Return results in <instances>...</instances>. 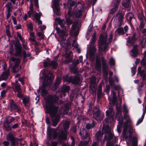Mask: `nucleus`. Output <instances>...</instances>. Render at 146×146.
Here are the masks:
<instances>
[{"label": "nucleus", "mask_w": 146, "mask_h": 146, "mask_svg": "<svg viewBox=\"0 0 146 146\" xmlns=\"http://www.w3.org/2000/svg\"><path fill=\"white\" fill-rule=\"evenodd\" d=\"M55 101V99H53L52 97L50 99L46 101V113L50 114L52 118V120L58 122L60 119V117L58 115H56V114L58 111L59 108L54 104V102Z\"/></svg>", "instance_id": "obj_1"}, {"label": "nucleus", "mask_w": 146, "mask_h": 146, "mask_svg": "<svg viewBox=\"0 0 146 146\" xmlns=\"http://www.w3.org/2000/svg\"><path fill=\"white\" fill-rule=\"evenodd\" d=\"M15 52V57L18 58L17 59L16 61L15 64L19 65L20 63V59L19 58L22 56L21 54L22 51V47L21 43L19 40L17 39L14 44Z\"/></svg>", "instance_id": "obj_2"}, {"label": "nucleus", "mask_w": 146, "mask_h": 146, "mask_svg": "<svg viewBox=\"0 0 146 146\" xmlns=\"http://www.w3.org/2000/svg\"><path fill=\"white\" fill-rule=\"evenodd\" d=\"M52 73L49 71L48 73H43L44 79L42 83L41 89H46L47 86L50 84L52 81Z\"/></svg>", "instance_id": "obj_3"}, {"label": "nucleus", "mask_w": 146, "mask_h": 146, "mask_svg": "<svg viewBox=\"0 0 146 146\" xmlns=\"http://www.w3.org/2000/svg\"><path fill=\"white\" fill-rule=\"evenodd\" d=\"M106 113L107 117L104 120V122L106 123H108L109 122L112 123L114 120V112L111 106L109 107L108 110H107Z\"/></svg>", "instance_id": "obj_4"}, {"label": "nucleus", "mask_w": 146, "mask_h": 146, "mask_svg": "<svg viewBox=\"0 0 146 146\" xmlns=\"http://www.w3.org/2000/svg\"><path fill=\"white\" fill-rule=\"evenodd\" d=\"M6 139L7 141H5L3 143L5 146H8L9 145V141H11V146H15L16 145L17 139L15 138L12 133H9L6 136Z\"/></svg>", "instance_id": "obj_5"}, {"label": "nucleus", "mask_w": 146, "mask_h": 146, "mask_svg": "<svg viewBox=\"0 0 146 146\" xmlns=\"http://www.w3.org/2000/svg\"><path fill=\"white\" fill-rule=\"evenodd\" d=\"M101 61L102 64L103 75L105 78L107 79L108 74V66L106 61L103 56L101 57Z\"/></svg>", "instance_id": "obj_6"}, {"label": "nucleus", "mask_w": 146, "mask_h": 146, "mask_svg": "<svg viewBox=\"0 0 146 146\" xmlns=\"http://www.w3.org/2000/svg\"><path fill=\"white\" fill-rule=\"evenodd\" d=\"M93 118L97 121H101L103 119V117L100 113V110L98 107H95L92 112Z\"/></svg>", "instance_id": "obj_7"}, {"label": "nucleus", "mask_w": 146, "mask_h": 146, "mask_svg": "<svg viewBox=\"0 0 146 146\" xmlns=\"http://www.w3.org/2000/svg\"><path fill=\"white\" fill-rule=\"evenodd\" d=\"M116 113L115 118L118 121L119 124L122 123L123 121V118L122 115V111L121 107L116 106Z\"/></svg>", "instance_id": "obj_8"}, {"label": "nucleus", "mask_w": 146, "mask_h": 146, "mask_svg": "<svg viewBox=\"0 0 146 146\" xmlns=\"http://www.w3.org/2000/svg\"><path fill=\"white\" fill-rule=\"evenodd\" d=\"M15 120V118L9 116L6 117L4 121L3 125L5 129L7 128L10 129L11 123L14 121Z\"/></svg>", "instance_id": "obj_9"}, {"label": "nucleus", "mask_w": 146, "mask_h": 146, "mask_svg": "<svg viewBox=\"0 0 146 146\" xmlns=\"http://www.w3.org/2000/svg\"><path fill=\"white\" fill-rule=\"evenodd\" d=\"M21 85L20 84H15L14 91L17 92V96L21 99L23 97L24 94L22 93V90L21 88Z\"/></svg>", "instance_id": "obj_10"}, {"label": "nucleus", "mask_w": 146, "mask_h": 146, "mask_svg": "<svg viewBox=\"0 0 146 146\" xmlns=\"http://www.w3.org/2000/svg\"><path fill=\"white\" fill-rule=\"evenodd\" d=\"M107 38V35L105 36H104L102 34H100L99 38L98 44H100V45L108 44Z\"/></svg>", "instance_id": "obj_11"}, {"label": "nucleus", "mask_w": 146, "mask_h": 146, "mask_svg": "<svg viewBox=\"0 0 146 146\" xmlns=\"http://www.w3.org/2000/svg\"><path fill=\"white\" fill-rule=\"evenodd\" d=\"M47 135L48 138L51 139L52 138L53 139H55L56 138L57 136V133L56 131H53L52 129L50 128L47 129Z\"/></svg>", "instance_id": "obj_12"}, {"label": "nucleus", "mask_w": 146, "mask_h": 146, "mask_svg": "<svg viewBox=\"0 0 146 146\" xmlns=\"http://www.w3.org/2000/svg\"><path fill=\"white\" fill-rule=\"evenodd\" d=\"M80 76L79 75L70 76L71 82L73 84L78 85L80 81Z\"/></svg>", "instance_id": "obj_13"}, {"label": "nucleus", "mask_w": 146, "mask_h": 146, "mask_svg": "<svg viewBox=\"0 0 146 146\" xmlns=\"http://www.w3.org/2000/svg\"><path fill=\"white\" fill-rule=\"evenodd\" d=\"M10 106L11 109L12 110L19 113L21 112V110L20 107L15 103L12 99L11 100Z\"/></svg>", "instance_id": "obj_14"}, {"label": "nucleus", "mask_w": 146, "mask_h": 146, "mask_svg": "<svg viewBox=\"0 0 146 146\" xmlns=\"http://www.w3.org/2000/svg\"><path fill=\"white\" fill-rule=\"evenodd\" d=\"M119 5L118 2L116 1H113L111 5L113 7L111 9L110 11V14L113 15L115 13L118 9Z\"/></svg>", "instance_id": "obj_15"}, {"label": "nucleus", "mask_w": 146, "mask_h": 146, "mask_svg": "<svg viewBox=\"0 0 146 146\" xmlns=\"http://www.w3.org/2000/svg\"><path fill=\"white\" fill-rule=\"evenodd\" d=\"M136 36V34L135 33H134L133 34L132 37H128L127 41V42L131 46H133L137 40Z\"/></svg>", "instance_id": "obj_16"}, {"label": "nucleus", "mask_w": 146, "mask_h": 146, "mask_svg": "<svg viewBox=\"0 0 146 146\" xmlns=\"http://www.w3.org/2000/svg\"><path fill=\"white\" fill-rule=\"evenodd\" d=\"M60 0H54V8L56 14L57 15H59L60 14L59 11L60 7L59 6V1Z\"/></svg>", "instance_id": "obj_17"}, {"label": "nucleus", "mask_w": 146, "mask_h": 146, "mask_svg": "<svg viewBox=\"0 0 146 146\" xmlns=\"http://www.w3.org/2000/svg\"><path fill=\"white\" fill-rule=\"evenodd\" d=\"M107 128L105 130V132L106 133L104 135V138L108 141H111L113 138L114 135L110 131H107Z\"/></svg>", "instance_id": "obj_18"}, {"label": "nucleus", "mask_w": 146, "mask_h": 146, "mask_svg": "<svg viewBox=\"0 0 146 146\" xmlns=\"http://www.w3.org/2000/svg\"><path fill=\"white\" fill-rule=\"evenodd\" d=\"M79 63L78 59H77L75 61L72 62L73 65L70 67V70L72 71H73L75 74H76L77 71V69L76 66Z\"/></svg>", "instance_id": "obj_19"}, {"label": "nucleus", "mask_w": 146, "mask_h": 146, "mask_svg": "<svg viewBox=\"0 0 146 146\" xmlns=\"http://www.w3.org/2000/svg\"><path fill=\"white\" fill-rule=\"evenodd\" d=\"M95 67L96 69H100L101 68V61L99 56H96V59Z\"/></svg>", "instance_id": "obj_20"}, {"label": "nucleus", "mask_w": 146, "mask_h": 146, "mask_svg": "<svg viewBox=\"0 0 146 146\" xmlns=\"http://www.w3.org/2000/svg\"><path fill=\"white\" fill-rule=\"evenodd\" d=\"M61 79L60 77H58L56 78L54 85L53 87V88H54V90H56L58 89L59 85L61 83Z\"/></svg>", "instance_id": "obj_21"}, {"label": "nucleus", "mask_w": 146, "mask_h": 146, "mask_svg": "<svg viewBox=\"0 0 146 146\" xmlns=\"http://www.w3.org/2000/svg\"><path fill=\"white\" fill-rule=\"evenodd\" d=\"M79 135L82 137L83 139H86L89 136V134L87 131L86 130L83 129L82 131V133L81 130H80L79 133Z\"/></svg>", "instance_id": "obj_22"}, {"label": "nucleus", "mask_w": 146, "mask_h": 146, "mask_svg": "<svg viewBox=\"0 0 146 146\" xmlns=\"http://www.w3.org/2000/svg\"><path fill=\"white\" fill-rule=\"evenodd\" d=\"M132 53L131 55L134 57H137L138 54V50L137 48V45L133 46V49L131 51Z\"/></svg>", "instance_id": "obj_23"}, {"label": "nucleus", "mask_w": 146, "mask_h": 146, "mask_svg": "<svg viewBox=\"0 0 146 146\" xmlns=\"http://www.w3.org/2000/svg\"><path fill=\"white\" fill-rule=\"evenodd\" d=\"M56 31L57 33H58L60 36L63 38L65 35V32L63 30H61L60 28L56 27Z\"/></svg>", "instance_id": "obj_24"}, {"label": "nucleus", "mask_w": 146, "mask_h": 146, "mask_svg": "<svg viewBox=\"0 0 146 146\" xmlns=\"http://www.w3.org/2000/svg\"><path fill=\"white\" fill-rule=\"evenodd\" d=\"M103 135V133H102L101 131H97L96 133L95 136L97 140L98 141H102V137Z\"/></svg>", "instance_id": "obj_25"}, {"label": "nucleus", "mask_w": 146, "mask_h": 146, "mask_svg": "<svg viewBox=\"0 0 146 146\" xmlns=\"http://www.w3.org/2000/svg\"><path fill=\"white\" fill-rule=\"evenodd\" d=\"M122 4L123 6L127 8L131 7L130 0H123Z\"/></svg>", "instance_id": "obj_26"}, {"label": "nucleus", "mask_w": 146, "mask_h": 146, "mask_svg": "<svg viewBox=\"0 0 146 146\" xmlns=\"http://www.w3.org/2000/svg\"><path fill=\"white\" fill-rule=\"evenodd\" d=\"M70 87L68 85H64L61 88V91L63 93L68 92L70 90Z\"/></svg>", "instance_id": "obj_27"}, {"label": "nucleus", "mask_w": 146, "mask_h": 146, "mask_svg": "<svg viewBox=\"0 0 146 146\" xmlns=\"http://www.w3.org/2000/svg\"><path fill=\"white\" fill-rule=\"evenodd\" d=\"M124 16V14L121 12H119L117 13L114 16V17H118V21H123Z\"/></svg>", "instance_id": "obj_28"}, {"label": "nucleus", "mask_w": 146, "mask_h": 146, "mask_svg": "<svg viewBox=\"0 0 146 146\" xmlns=\"http://www.w3.org/2000/svg\"><path fill=\"white\" fill-rule=\"evenodd\" d=\"M71 106L70 103H66L64 106V111L65 113L67 115L69 111L70 108Z\"/></svg>", "instance_id": "obj_29"}, {"label": "nucleus", "mask_w": 146, "mask_h": 146, "mask_svg": "<svg viewBox=\"0 0 146 146\" xmlns=\"http://www.w3.org/2000/svg\"><path fill=\"white\" fill-rule=\"evenodd\" d=\"M67 131L62 130L60 132V137L63 140H66L67 138Z\"/></svg>", "instance_id": "obj_30"}, {"label": "nucleus", "mask_w": 146, "mask_h": 146, "mask_svg": "<svg viewBox=\"0 0 146 146\" xmlns=\"http://www.w3.org/2000/svg\"><path fill=\"white\" fill-rule=\"evenodd\" d=\"M70 123V121H69L67 120L65 122L63 125L64 130L67 131L69 129Z\"/></svg>", "instance_id": "obj_31"}, {"label": "nucleus", "mask_w": 146, "mask_h": 146, "mask_svg": "<svg viewBox=\"0 0 146 146\" xmlns=\"http://www.w3.org/2000/svg\"><path fill=\"white\" fill-rule=\"evenodd\" d=\"M9 75V73L8 72H4L1 75L0 78H1V80H6L7 78Z\"/></svg>", "instance_id": "obj_32"}, {"label": "nucleus", "mask_w": 146, "mask_h": 146, "mask_svg": "<svg viewBox=\"0 0 146 146\" xmlns=\"http://www.w3.org/2000/svg\"><path fill=\"white\" fill-rule=\"evenodd\" d=\"M58 64L57 62L54 60L51 61L50 62V66H51L52 69H56L57 68Z\"/></svg>", "instance_id": "obj_33"}, {"label": "nucleus", "mask_w": 146, "mask_h": 146, "mask_svg": "<svg viewBox=\"0 0 146 146\" xmlns=\"http://www.w3.org/2000/svg\"><path fill=\"white\" fill-rule=\"evenodd\" d=\"M82 10L81 9L76 10L74 12V14L76 18H78L80 17L82 14Z\"/></svg>", "instance_id": "obj_34"}, {"label": "nucleus", "mask_w": 146, "mask_h": 146, "mask_svg": "<svg viewBox=\"0 0 146 146\" xmlns=\"http://www.w3.org/2000/svg\"><path fill=\"white\" fill-rule=\"evenodd\" d=\"M95 125V121L93 120L91 123H88L86 124V127L87 129H90L91 128H94Z\"/></svg>", "instance_id": "obj_35"}, {"label": "nucleus", "mask_w": 146, "mask_h": 146, "mask_svg": "<svg viewBox=\"0 0 146 146\" xmlns=\"http://www.w3.org/2000/svg\"><path fill=\"white\" fill-rule=\"evenodd\" d=\"M116 31L117 32L118 35H124L125 34L123 29L122 27H118L116 30Z\"/></svg>", "instance_id": "obj_36"}, {"label": "nucleus", "mask_w": 146, "mask_h": 146, "mask_svg": "<svg viewBox=\"0 0 146 146\" xmlns=\"http://www.w3.org/2000/svg\"><path fill=\"white\" fill-rule=\"evenodd\" d=\"M19 125L17 123H15L13 125L12 124H11L10 125V127H11V129L10 128L9 129L8 128H7L5 129L7 131H11L12 130V129H15L18 128L19 127Z\"/></svg>", "instance_id": "obj_37"}, {"label": "nucleus", "mask_w": 146, "mask_h": 146, "mask_svg": "<svg viewBox=\"0 0 146 146\" xmlns=\"http://www.w3.org/2000/svg\"><path fill=\"white\" fill-rule=\"evenodd\" d=\"M102 86H100V85H99L97 92V96L98 98H101V94L102 92Z\"/></svg>", "instance_id": "obj_38"}, {"label": "nucleus", "mask_w": 146, "mask_h": 146, "mask_svg": "<svg viewBox=\"0 0 146 146\" xmlns=\"http://www.w3.org/2000/svg\"><path fill=\"white\" fill-rule=\"evenodd\" d=\"M140 75L142 77L143 81H146V73H145L144 70H142L140 71Z\"/></svg>", "instance_id": "obj_39"}, {"label": "nucleus", "mask_w": 146, "mask_h": 146, "mask_svg": "<svg viewBox=\"0 0 146 146\" xmlns=\"http://www.w3.org/2000/svg\"><path fill=\"white\" fill-rule=\"evenodd\" d=\"M30 101V98L29 97L26 96L23 99V103L25 106L29 103Z\"/></svg>", "instance_id": "obj_40"}, {"label": "nucleus", "mask_w": 146, "mask_h": 146, "mask_svg": "<svg viewBox=\"0 0 146 146\" xmlns=\"http://www.w3.org/2000/svg\"><path fill=\"white\" fill-rule=\"evenodd\" d=\"M19 65L17 64H15L14 65L13 70V72L15 73H16L17 72L19 71Z\"/></svg>", "instance_id": "obj_41"}, {"label": "nucleus", "mask_w": 146, "mask_h": 146, "mask_svg": "<svg viewBox=\"0 0 146 146\" xmlns=\"http://www.w3.org/2000/svg\"><path fill=\"white\" fill-rule=\"evenodd\" d=\"M11 4H12L11 3H8L7 4L5 5V6L7 7V12L11 13V12L12 10L11 5Z\"/></svg>", "instance_id": "obj_42"}, {"label": "nucleus", "mask_w": 146, "mask_h": 146, "mask_svg": "<svg viewBox=\"0 0 146 146\" xmlns=\"http://www.w3.org/2000/svg\"><path fill=\"white\" fill-rule=\"evenodd\" d=\"M109 82L110 86L111 87L113 86H114V80L111 77H109Z\"/></svg>", "instance_id": "obj_43"}, {"label": "nucleus", "mask_w": 146, "mask_h": 146, "mask_svg": "<svg viewBox=\"0 0 146 146\" xmlns=\"http://www.w3.org/2000/svg\"><path fill=\"white\" fill-rule=\"evenodd\" d=\"M41 95L44 97H45L48 94V92L46 89H41Z\"/></svg>", "instance_id": "obj_44"}, {"label": "nucleus", "mask_w": 146, "mask_h": 146, "mask_svg": "<svg viewBox=\"0 0 146 146\" xmlns=\"http://www.w3.org/2000/svg\"><path fill=\"white\" fill-rule=\"evenodd\" d=\"M109 64L111 66H113L115 65V61L114 59L112 58H110L109 61Z\"/></svg>", "instance_id": "obj_45"}, {"label": "nucleus", "mask_w": 146, "mask_h": 146, "mask_svg": "<svg viewBox=\"0 0 146 146\" xmlns=\"http://www.w3.org/2000/svg\"><path fill=\"white\" fill-rule=\"evenodd\" d=\"M138 19L140 21H144L143 20V18H145L144 17L143 13H141L139 14L138 15Z\"/></svg>", "instance_id": "obj_46"}, {"label": "nucleus", "mask_w": 146, "mask_h": 146, "mask_svg": "<svg viewBox=\"0 0 146 146\" xmlns=\"http://www.w3.org/2000/svg\"><path fill=\"white\" fill-rule=\"evenodd\" d=\"M64 80L66 82H71L70 76L69 77V75H66L64 78Z\"/></svg>", "instance_id": "obj_47"}, {"label": "nucleus", "mask_w": 146, "mask_h": 146, "mask_svg": "<svg viewBox=\"0 0 146 146\" xmlns=\"http://www.w3.org/2000/svg\"><path fill=\"white\" fill-rule=\"evenodd\" d=\"M145 25V23L144 22V21H140V25H139V28L140 30L143 29Z\"/></svg>", "instance_id": "obj_48"}, {"label": "nucleus", "mask_w": 146, "mask_h": 146, "mask_svg": "<svg viewBox=\"0 0 146 146\" xmlns=\"http://www.w3.org/2000/svg\"><path fill=\"white\" fill-rule=\"evenodd\" d=\"M27 27L28 29H29L30 31H33V25L32 23H30L29 24H28L27 25Z\"/></svg>", "instance_id": "obj_49"}, {"label": "nucleus", "mask_w": 146, "mask_h": 146, "mask_svg": "<svg viewBox=\"0 0 146 146\" xmlns=\"http://www.w3.org/2000/svg\"><path fill=\"white\" fill-rule=\"evenodd\" d=\"M95 54L93 53H90V58L91 61H93L95 59Z\"/></svg>", "instance_id": "obj_50"}, {"label": "nucleus", "mask_w": 146, "mask_h": 146, "mask_svg": "<svg viewBox=\"0 0 146 146\" xmlns=\"http://www.w3.org/2000/svg\"><path fill=\"white\" fill-rule=\"evenodd\" d=\"M34 16L36 21H39V20H40L41 16L40 15L39 13H36Z\"/></svg>", "instance_id": "obj_51"}, {"label": "nucleus", "mask_w": 146, "mask_h": 146, "mask_svg": "<svg viewBox=\"0 0 146 146\" xmlns=\"http://www.w3.org/2000/svg\"><path fill=\"white\" fill-rule=\"evenodd\" d=\"M50 61L49 60L48 61H45L43 63V64L44 67L46 68L48 66H50Z\"/></svg>", "instance_id": "obj_52"}, {"label": "nucleus", "mask_w": 146, "mask_h": 146, "mask_svg": "<svg viewBox=\"0 0 146 146\" xmlns=\"http://www.w3.org/2000/svg\"><path fill=\"white\" fill-rule=\"evenodd\" d=\"M23 60L24 62H26L27 61V59H26V58L27 57V53L25 51H24L23 52Z\"/></svg>", "instance_id": "obj_53"}, {"label": "nucleus", "mask_w": 146, "mask_h": 146, "mask_svg": "<svg viewBox=\"0 0 146 146\" xmlns=\"http://www.w3.org/2000/svg\"><path fill=\"white\" fill-rule=\"evenodd\" d=\"M134 138L135 139V141L133 140V139L132 140V146H137V139L136 137H134Z\"/></svg>", "instance_id": "obj_54"}, {"label": "nucleus", "mask_w": 146, "mask_h": 146, "mask_svg": "<svg viewBox=\"0 0 146 146\" xmlns=\"http://www.w3.org/2000/svg\"><path fill=\"white\" fill-rule=\"evenodd\" d=\"M131 73L132 74V75L133 76L136 73V68L133 67L131 68Z\"/></svg>", "instance_id": "obj_55"}, {"label": "nucleus", "mask_w": 146, "mask_h": 146, "mask_svg": "<svg viewBox=\"0 0 146 146\" xmlns=\"http://www.w3.org/2000/svg\"><path fill=\"white\" fill-rule=\"evenodd\" d=\"M117 102V99L112 98V105H111L110 106H109V107H110L111 106L113 108V106L115 105V104Z\"/></svg>", "instance_id": "obj_56"}, {"label": "nucleus", "mask_w": 146, "mask_h": 146, "mask_svg": "<svg viewBox=\"0 0 146 146\" xmlns=\"http://www.w3.org/2000/svg\"><path fill=\"white\" fill-rule=\"evenodd\" d=\"M17 36L19 38L21 42H23V39L22 37L21 36V35L20 33L19 32H17Z\"/></svg>", "instance_id": "obj_57"}, {"label": "nucleus", "mask_w": 146, "mask_h": 146, "mask_svg": "<svg viewBox=\"0 0 146 146\" xmlns=\"http://www.w3.org/2000/svg\"><path fill=\"white\" fill-rule=\"evenodd\" d=\"M66 23L68 27L69 28L70 26L72 24L73 22L72 20H71L66 21Z\"/></svg>", "instance_id": "obj_58"}, {"label": "nucleus", "mask_w": 146, "mask_h": 146, "mask_svg": "<svg viewBox=\"0 0 146 146\" xmlns=\"http://www.w3.org/2000/svg\"><path fill=\"white\" fill-rule=\"evenodd\" d=\"M37 35L40 37V40L43 39L44 38V35L40 32H38L37 33Z\"/></svg>", "instance_id": "obj_59"}, {"label": "nucleus", "mask_w": 146, "mask_h": 146, "mask_svg": "<svg viewBox=\"0 0 146 146\" xmlns=\"http://www.w3.org/2000/svg\"><path fill=\"white\" fill-rule=\"evenodd\" d=\"M32 0H30L29 8L30 10L32 12L33 11V4L32 2Z\"/></svg>", "instance_id": "obj_60"}, {"label": "nucleus", "mask_w": 146, "mask_h": 146, "mask_svg": "<svg viewBox=\"0 0 146 146\" xmlns=\"http://www.w3.org/2000/svg\"><path fill=\"white\" fill-rule=\"evenodd\" d=\"M96 48L94 46H92L91 49L90 50V53H93L94 54H95V52L96 51Z\"/></svg>", "instance_id": "obj_61"}, {"label": "nucleus", "mask_w": 146, "mask_h": 146, "mask_svg": "<svg viewBox=\"0 0 146 146\" xmlns=\"http://www.w3.org/2000/svg\"><path fill=\"white\" fill-rule=\"evenodd\" d=\"M106 146H114L112 141H108L106 143Z\"/></svg>", "instance_id": "obj_62"}, {"label": "nucleus", "mask_w": 146, "mask_h": 146, "mask_svg": "<svg viewBox=\"0 0 146 146\" xmlns=\"http://www.w3.org/2000/svg\"><path fill=\"white\" fill-rule=\"evenodd\" d=\"M77 24L74 23L72 25L71 29L72 31H74L76 30L77 28Z\"/></svg>", "instance_id": "obj_63"}, {"label": "nucleus", "mask_w": 146, "mask_h": 146, "mask_svg": "<svg viewBox=\"0 0 146 146\" xmlns=\"http://www.w3.org/2000/svg\"><path fill=\"white\" fill-rule=\"evenodd\" d=\"M71 139L72 140V144L71 146H75V140L73 137H71Z\"/></svg>", "instance_id": "obj_64"}]
</instances>
